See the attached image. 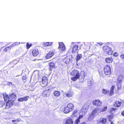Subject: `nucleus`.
I'll use <instances>...</instances> for the list:
<instances>
[{
	"label": "nucleus",
	"mask_w": 124,
	"mask_h": 124,
	"mask_svg": "<svg viewBox=\"0 0 124 124\" xmlns=\"http://www.w3.org/2000/svg\"><path fill=\"white\" fill-rule=\"evenodd\" d=\"M99 111V108H96L92 111L91 114L94 116L96 113H97L98 115H99L100 114V113Z\"/></svg>",
	"instance_id": "12"
},
{
	"label": "nucleus",
	"mask_w": 124,
	"mask_h": 124,
	"mask_svg": "<svg viewBox=\"0 0 124 124\" xmlns=\"http://www.w3.org/2000/svg\"><path fill=\"white\" fill-rule=\"evenodd\" d=\"M72 49L71 48H70L69 49V51L68 52V54H70L71 52V50Z\"/></svg>",
	"instance_id": "42"
},
{
	"label": "nucleus",
	"mask_w": 124,
	"mask_h": 124,
	"mask_svg": "<svg viewBox=\"0 0 124 124\" xmlns=\"http://www.w3.org/2000/svg\"><path fill=\"white\" fill-rule=\"evenodd\" d=\"M60 93L59 92L56 91L54 92V94L56 96H58L60 95Z\"/></svg>",
	"instance_id": "28"
},
{
	"label": "nucleus",
	"mask_w": 124,
	"mask_h": 124,
	"mask_svg": "<svg viewBox=\"0 0 124 124\" xmlns=\"http://www.w3.org/2000/svg\"><path fill=\"white\" fill-rule=\"evenodd\" d=\"M123 78V76H119L117 78L118 82H121Z\"/></svg>",
	"instance_id": "24"
},
{
	"label": "nucleus",
	"mask_w": 124,
	"mask_h": 124,
	"mask_svg": "<svg viewBox=\"0 0 124 124\" xmlns=\"http://www.w3.org/2000/svg\"><path fill=\"white\" fill-rule=\"evenodd\" d=\"M74 106L71 103L68 104L64 108L63 112L65 113H68L71 111L74 108Z\"/></svg>",
	"instance_id": "2"
},
{
	"label": "nucleus",
	"mask_w": 124,
	"mask_h": 124,
	"mask_svg": "<svg viewBox=\"0 0 124 124\" xmlns=\"http://www.w3.org/2000/svg\"><path fill=\"white\" fill-rule=\"evenodd\" d=\"M108 117L109 118V120L110 121H111V119H112L113 116H108Z\"/></svg>",
	"instance_id": "41"
},
{
	"label": "nucleus",
	"mask_w": 124,
	"mask_h": 124,
	"mask_svg": "<svg viewBox=\"0 0 124 124\" xmlns=\"http://www.w3.org/2000/svg\"><path fill=\"white\" fill-rule=\"evenodd\" d=\"M47 78L44 76L42 78V83L41 85L42 87L46 86L47 84Z\"/></svg>",
	"instance_id": "10"
},
{
	"label": "nucleus",
	"mask_w": 124,
	"mask_h": 124,
	"mask_svg": "<svg viewBox=\"0 0 124 124\" xmlns=\"http://www.w3.org/2000/svg\"><path fill=\"white\" fill-rule=\"evenodd\" d=\"M89 52V51H85L84 52V54H85L86 53H87V52ZM88 53H87V54Z\"/></svg>",
	"instance_id": "46"
},
{
	"label": "nucleus",
	"mask_w": 124,
	"mask_h": 124,
	"mask_svg": "<svg viewBox=\"0 0 124 124\" xmlns=\"http://www.w3.org/2000/svg\"><path fill=\"white\" fill-rule=\"evenodd\" d=\"M104 71L106 75H109L111 73V69L110 66L106 65L104 67Z\"/></svg>",
	"instance_id": "5"
},
{
	"label": "nucleus",
	"mask_w": 124,
	"mask_h": 124,
	"mask_svg": "<svg viewBox=\"0 0 124 124\" xmlns=\"http://www.w3.org/2000/svg\"><path fill=\"white\" fill-rule=\"evenodd\" d=\"M109 91L107 90L103 89L102 90V93L105 94H108L109 95Z\"/></svg>",
	"instance_id": "27"
},
{
	"label": "nucleus",
	"mask_w": 124,
	"mask_h": 124,
	"mask_svg": "<svg viewBox=\"0 0 124 124\" xmlns=\"http://www.w3.org/2000/svg\"><path fill=\"white\" fill-rule=\"evenodd\" d=\"M29 98V96H26L24 97L18 99V101L19 102H22L23 101H26Z\"/></svg>",
	"instance_id": "13"
},
{
	"label": "nucleus",
	"mask_w": 124,
	"mask_h": 124,
	"mask_svg": "<svg viewBox=\"0 0 124 124\" xmlns=\"http://www.w3.org/2000/svg\"><path fill=\"white\" fill-rule=\"evenodd\" d=\"M104 53L106 54H112L113 52L111 50V48L107 46H105L103 48Z\"/></svg>",
	"instance_id": "3"
},
{
	"label": "nucleus",
	"mask_w": 124,
	"mask_h": 124,
	"mask_svg": "<svg viewBox=\"0 0 124 124\" xmlns=\"http://www.w3.org/2000/svg\"><path fill=\"white\" fill-rule=\"evenodd\" d=\"M10 83L11 84L12 83L11 82H10Z\"/></svg>",
	"instance_id": "52"
},
{
	"label": "nucleus",
	"mask_w": 124,
	"mask_h": 124,
	"mask_svg": "<svg viewBox=\"0 0 124 124\" xmlns=\"http://www.w3.org/2000/svg\"><path fill=\"white\" fill-rule=\"evenodd\" d=\"M80 122V120L77 118L75 121L74 123L75 124H78Z\"/></svg>",
	"instance_id": "38"
},
{
	"label": "nucleus",
	"mask_w": 124,
	"mask_h": 124,
	"mask_svg": "<svg viewBox=\"0 0 124 124\" xmlns=\"http://www.w3.org/2000/svg\"><path fill=\"white\" fill-rule=\"evenodd\" d=\"M107 107L106 106H105L103 107L102 108H99V112L101 113L102 112L105 111L107 109Z\"/></svg>",
	"instance_id": "14"
},
{
	"label": "nucleus",
	"mask_w": 124,
	"mask_h": 124,
	"mask_svg": "<svg viewBox=\"0 0 124 124\" xmlns=\"http://www.w3.org/2000/svg\"><path fill=\"white\" fill-rule=\"evenodd\" d=\"M78 114H79L77 110H75L73 111L71 116L72 117H76L78 116Z\"/></svg>",
	"instance_id": "17"
},
{
	"label": "nucleus",
	"mask_w": 124,
	"mask_h": 124,
	"mask_svg": "<svg viewBox=\"0 0 124 124\" xmlns=\"http://www.w3.org/2000/svg\"><path fill=\"white\" fill-rule=\"evenodd\" d=\"M89 106V105L88 104H84L81 108L80 112L85 114Z\"/></svg>",
	"instance_id": "4"
},
{
	"label": "nucleus",
	"mask_w": 124,
	"mask_h": 124,
	"mask_svg": "<svg viewBox=\"0 0 124 124\" xmlns=\"http://www.w3.org/2000/svg\"><path fill=\"white\" fill-rule=\"evenodd\" d=\"M79 116L78 117V119L80 120L82 118L83 116L85 115V114H83V113H80V112L79 113Z\"/></svg>",
	"instance_id": "31"
},
{
	"label": "nucleus",
	"mask_w": 124,
	"mask_h": 124,
	"mask_svg": "<svg viewBox=\"0 0 124 124\" xmlns=\"http://www.w3.org/2000/svg\"><path fill=\"white\" fill-rule=\"evenodd\" d=\"M110 124H114V123L112 121H111Z\"/></svg>",
	"instance_id": "48"
},
{
	"label": "nucleus",
	"mask_w": 124,
	"mask_h": 124,
	"mask_svg": "<svg viewBox=\"0 0 124 124\" xmlns=\"http://www.w3.org/2000/svg\"><path fill=\"white\" fill-rule=\"evenodd\" d=\"M72 119L70 118L68 119L66 121L64 124H73Z\"/></svg>",
	"instance_id": "19"
},
{
	"label": "nucleus",
	"mask_w": 124,
	"mask_h": 124,
	"mask_svg": "<svg viewBox=\"0 0 124 124\" xmlns=\"http://www.w3.org/2000/svg\"><path fill=\"white\" fill-rule=\"evenodd\" d=\"M121 82H118L117 83H116V86L118 88V89L121 87Z\"/></svg>",
	"instance_id": "33"
},
{
	"label": "nucleus",
	"mask_w": 124,
	"mask_h": 124,
	"mask_svg": "<svg viewBox=\"0 0 124 124\" xmlns=\"http://www.w3.org/2000/svg\"><path fill=\"white\" fill-rule=\"evenodd\" d=\"M31 59V60H33V59Z\"/></svg>",
	"instance_id": "51"
},
{
	"label": "nucleus",
	"mask_w": 124,
	"mask_h": 124,
	"mask_svg": "<svg viewBox=\"0 0 124 124\" xmlns=\"http://www.w3.org/2000/svg\"><path fill=\"white\" fill-rule=\"evenodd\" d=\"M31 55V56L32 57H34V56H36V55L35 56L34 55Z\"/></svg>",
	"instance_id": "47"
},
{
	"label": "nucleus",
	"mask_w": 124,
	"mask_h": 124,
	"mask_svg": "<svg viewBox=\"0 0 124 124\" xmlns=\"http://www.w3.org/2000/svg\"><path fill=\"white\" fill-rule=\"evenodd\" d=\"M95 117V116L93 115L92 114H91L88 118V120L89 121H92L93 119Z\"/></svg>",
	"instance_id": "21"
},
{
	"label": "nucleus",
	"mask_w": 124,
	"mask_h": 124,
	"mask_svg": "<svg viewBox=\"0 0 124 124\" xmlns=\"http://www.w3.org/2000/svg\"><path fill=\"white\" fill-rule=\"evenodd\" d=\"M32 45V44L31 43L29 44L28 43H27L26 45L27 49H28Z\"/></svg>",
	"instance_id": "32"
},
{
	"label": "nucleus",
	"mask_w": 124,
	"mask_h": 124,
	"mask_svg": "<svg viewBox=\"0 0 124 124\" xmlns=\"http://www.w3.org/2000/svg\"><path fill=\"white\" fill-rule=\"evenodd\" d=\"M107 121V119L106 118H102L100 119V120L98 121L97 123L99 124L101 123L102 124H105Z\"/></svg>",
	"instance_id": "11"
},
{
	"label": "nucleus",
	"mask_w": 124,
	"mask_h": 124,
	"mask_svg": "<svg viewBox=\"0 0 124 124\" xmlns=\"http://www.w3.org/2000/svg\"><path fill=\"white\" fill-rule=\"evenodd\" d=\"M73 94V93L72 92H70V93L66 94V96L68 97H70L72 96Z\"/></svg>",
	"instance_id": "30"
},
{
	"label": "nucleus",
	"mask_w": 124,
	"mask_h": 124,
	"mask_svg": "<svg viewBox=\"0 0 124 124\" xmlns=\"http://www.w3.org/2000/svg\"><path fill=\"white\" fill-rule=\"evenodd\" d=\"M15 100H14L9 101L6 103V108H8L12 106L14 103Z\"/></svg>",
	"instance_id": "9"
},
{
	"label": "nucleus",
	"mask_w": 124,
	"mask_h": 124,
	"mask_svg": "<svg viewBox=\"0 0 124 124\" xmlns=\"http://www.w3.org/2000/svg\"><path fill=\"white\" fill-rule=\"evenodd\" d=\"M121 114L122 116H124V110L122 111L121 113Z\"/></svg>",
	"instance_id": "43"
},
{
	"label": "nucleus",
	"mask_w": 124,
	"mask_h": 124,
	"mask_svg": "<svg viewBox=\"0 0 124 124\" xmlns=\"http://www.w3.org/2000/svg\"><path fill=\"white\" fill-rule=\"evenodd\" d=\"M55 53L54 51H49L47 54H54Z\"/></svg>",
	"instance_id": "39"
},
{
	"label": "nucleus",
	"mask_w": 124,
	"mask_h": 124,
	"mask_svg": "<svg viewBox=\"0 0 124 124\" xmlns=\"http://www.w3.org/2000/svg\"><path fill=\"white\" fill-rule=\"evenodd\" d=\"M14 44H12L8 47H6L4 49L3 51L4 52H7L9 51L10 49L11 48L14 46L15 45H14Z\"/></svg>",
	"instance_id": "18"
},
{
	"label": "nucleus",
	"mask_w": 124,
	"mask_h": 124,
	"mask_svg": "<svg viewBox=\"0 0 124 124\" xmlns=\"http://www.w3.org/2000/svg\"><path fill=\"white\" fill-rule=\"evenodd\" d=\"M117 109L112 108L110 109V112L111 114H113L114 113L116 112L117 111Z\"/></svg>",
	"instance_id": "22"
},
{
	"label": "nucleus",
	"mask_w": 124,
	"mask_h": 124,
	"mask_svg": "<svg viewBox=\"0 0 124 124\" xmlns=\"http://www.w3.org/2000/svg\"><path fill=\"white\" fill-rule=\"evenodd\" d=\"M49 65L50 67L52 68H55V66L54 65V64L53 62H52L50 63L49 64Z\"/></svg>",
	"instance_id": "34"
},
{
	"label": "nucleus",
	"mask_w": 124,
	"mask_h": 124,
	"mask_svg": "<svg viewBox=\"0 0 124 124\" xmlns=\"http://www.w3.org/2000/svg\"><path fill=\"white\" fill-rule=\"evenodd\" d=\"M120 57L121 58L123 59L124 58V55H121Z\"/></svg>",
	"instance_id": "44"
},
{
	"label": "nucleus",
	"mask_w": 124,
	"mask_h": 124,
	"mask_svg": "<svg viewBox=\"0 0 124 124\" xmlns=\"http://www.w3.org/2000/svg\"><path fill=\"white\" fill-rule=\"evenodd\" d=\"M12 122L15 124H16L18 122V121L17 120H12Z\"/></svg>",
	"instance_id": "40"
},
{
	"label": "nucleus",
	"mask_w": 124,
	"mask_h": 124,
	"mask_svg": "<svg viewBox=\"0 0 124 124\" xmlns=\"http://www.w3.org/2000/svg\"><path fill=\"white\" fill-rule=\"evenodd\" d=\"M121 105V102L120 101H117L114 103V105L116 107H119Z\"/></svg>",
	"instance_id": "15"
},
{
	"label": "nucleus",
	"mask_w": 124,
	"mask_h": 124,
	"mask_svg": "<svg viewBox=\"0 0 124 124\" xmlns=\"http://www.w3.org/2000/svg\"><path fill=\"white\" fill-rule=\"evenodd\" d=\"M48 92L47 91H44L42 93V96L44 97H46L47 96V94Z\"/></svg>",
	"instance_id": "26"
},
{
	"label": "nucleus",
	"mask_w": 124,
	"mask_h": 124,
	"mask_svg": "<svg viewBox=\"0 0 124 124\" xmlns=\"http://www.w3.org/2000/svg\"><path fill=\"white\" fill-rule=\"evenodd\" d=\"M53 56L52 55H46V59H49L50 58Z\"/></svg>",
	"instance_id": "37"
},
{
	"label": "nucleus",
	"mask_w": 124,
	"mask_h": 124,
	"mask_svg": "<svg viewBox=\"0 0 124 124\" xmlns=\"http://www.w3.org/2000/svg\"><path fill=\"white\" fill-rule=\"evenodd\" d=\"M80 45L79 43L75 45L72 49V54L77 53L78 51V47Z\"/></svg>",
	"instance_id": "7"
},
{
	"label": "nucleus",
	"mask_w": 124,
	"mask_h": 124,
	"mask_svg": "<svg viewBox=\"0 0 124 124\" xmlns=\"http://www.w3.org/2000/svg\"><path fill=\"white\" fill-rule=\"evenodd\" d=\"M113 61V59L111 58H106V62L108 63L111 62Z\"/></svg>",
	"instance_id": "25"
},
{
	"label": "nucleus",
	"mask_w": 124,
	"mask_h": 124,
	"mask_svg": "<svg viewBox=\"0 0 124 124\" xmlns=\"http://www.w3.org/2000/svg\"><path fill=\"white\" fill-rule=\"evenodd\" d=\"M52 42H45L44 44V46H50L52 44Z\"/></svg>",
	"instance_id": "20"
},
{
	"label": "nucleus",
	"mask_w": 124,
	"mask_h": 124,
	"mask_svg": "<svg viewBox=\"0 0 124 124\" xmlns=\"http://www.w3.org/2000/svg\"><path fill=\"white\" fill-rule=\"evenodd\" d=\"M32 54H39V51L38 49H34L32 50Z\"/></svg>",
	"instance_id": "23"
},
{
	"label": "nucleus",
	"mask_w": 124,
	"mask_h": 124,
	"mask_svg": "<svg viewBox=\"0 0 124 124\" xmlns=\"http://www.w3.org/2000/svg\"><path fill=\"white\" fill-rule=\"evenodd\" d=\"M117 54V53L116 52H115L113 54Z\"/></svg>",
	"instance_id": "49"
},
{
	"label": "nucleus",
	"mask_w": 124,
	"mask_h": 124,
	"mask_svg": "<svg viewBox=\"0 0 124 124\" xmlns=\"http://www.w3.org/2000/svg\"><path fill=\"white\" fill-rule=\"evenodd\" d=\"M59 46L58 48L59 50L62 52L65 51L66 50L65 46L62 42H59Z\"/></svg>",
	"instance_id": "6"
},
{
	"label": "nucleus",
	"mask_w": 124,
	"mask_h": 124,
	"mask_svg": "<svg viewBox=\"0 0 124 124\" xmlns=\"http://www.w3.org/2000/svg\"><path fill=\"white\" fill-rule=\"evenodd\" d=\"M114 56H117V55H116V56H115V55H114Z\"/></svg>",
	"instance_id": "50"
},
{
	"label": "nucleus",
	"mask_w": 124,
	"mask_h": 124,
	"mask_svg": "<svg viewBox=\"0 0 124 124\" xmlns=\"http://www.w3.org/2000/svg\"><path fill=\"white\" fill-rule=\"evenodd\" d=\"M16 97L15 95L14 94H12L10 95V97L12 99H14V98H15Z\"/></svg>",
	"instance_id": "36"
},
{
	"label": "nucleus",
	"mask_w": 124,
	"mask_h": 124,
	"mask_svg": "<svg viewBox=\"0 0 124 124\" xmlns=\"http://www.w3.org/2000/svg\"><path fill=\"white\" fill-rule=\"evenodd\" d=\"M79 124H87L85 122H82V123H80Z\"/></svg>",
	"instance_id": "45"
},
{
	"label": "nucleus",
	"mask_w": 124,
	"mask_h": 124,
	"mask_svg": "<svg viewBox=\"0 0 124 124\" xmlns=\"http://www.w3.org/2000/svg\"><path fill=\"white\" fill-rule=\"evenodd\" d=\"M93 104L96 106L100 107L102 105V102L99 100H95L93 101Z\"/></svg>",
	"instance_id": "8"
},
{
	"label": "nucleus",
	"mask_w": 124,
	"mask_h": 124,
	"mask_svg": "<svg viewBox=\"0 0 124 124\" xmlns=\"http://www.w3.org/2000/svg\"><path fill=\"white\" fill-rule=\"evenodd\" d=\"M70 74L72 76L71 79L73 81H76L80 77V73L77 70H72Z\"/></svg>",
	"instance_id": "1"
},
{
	"label": "nucleus",
	"mask_w": 124,
	"mask_h": 124,
	"mask_svg": "<svg viewBox=\"0 0 124 124\" xmlns=\"http://www.w3.org/2000/svg\"><path fill=\"white\" fill-rule=\"evenodd\" d=\"M5 101H7L9 99L8 96L6 94H4L3 95Z\"/></svg>",
	"instance_id": "29"
},
{
	"label": "nucleus",
	"mask_w": 124,
	"mask_h": 124,
	"mask_svg": "<svg viewBox=\"0 0 124 124\" xmlns=\"http://www.w3.org/2000/svg\"><path fill=\"white\" fill-rule=\"evenodd\" d=\"M82 56L81 55H78L77 56L76 60L78 61L81 58Z\"/></svg>",
	"instance_id": "35"
},
{
	"label": "nucleus",
	"mask_w": 124,
	"mask_h": 124,
	"mask_svg": "<svg viewBox=\"0 0 124 124\" xmlns=\"http://www.w3.org/2000/svg\"><path fill=\"white\" fill-rule=\"evenodd\" d=\"M115 85H112L111 87L110 91L109 92V95L110 96H111L113 95L114 94V89L115 88Z\"/></svg>",
	"instance_id": "16"
}]
</instances>
